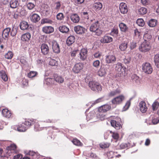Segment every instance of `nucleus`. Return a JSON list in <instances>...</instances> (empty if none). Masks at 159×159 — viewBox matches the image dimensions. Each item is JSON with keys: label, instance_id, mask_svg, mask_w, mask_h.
I'll list each match as a JSON object with an SVG mask.
<instances>
[{"label": "nucleus", "instance_id": "37", "mask_svg": "<svg viewBox=\"0 0 159 159\" xmlns=\"http://www.w3.org/2000/svg\"><path fill=\"white\" fill-rule=\"evenodd\" d=\"M55 81H56L59 83H62L64 81V79L61 76L55 75L54 76Z\"/></svg>", "mask_w": 159, "mask_h": 159}, {"label": "nucleus", "instance_id": "13", "mask_svg": "<svg viewBox=\"0 0 159 159\" xmlns=\"http://www.w3.org/2000/svg\"><path fill=\"white\" fill-rule=\"evenodd\" d=\"M116 60L115 56L113 55H108L106 56V62L107 63H114Z\"/></svg>", "mask_w": 159, "mask_h": 159}, {"label": "nucleus", "instance_id": "10", "mask_svg": "<svg viewBox=\"0 0 159 159\" xmlns=\"http://www.w3.org/2000/svg\"><path fill=\"white\" fill-rule=\"evenodd\" d=\"M139 110L142 113H145L147 111L148 108L144 101L140 102L139 104Z\"/></svg>", "mask_w": 159, "mask_h": 159}, {"label": "nucleus", "instance_id": "12", "mask_svg": "<svg viewBox=\"0 0 159 159\" xmlns=\"http://www.w3.org/2000/svg\"><path fill=\"white\" fill-rule=\"evenodd\" d=\"M74 30L78 34H82L85 32V29L80 25H77L75 26Z\"/></svg>", "mask_w": 159, "mask_h": 159}, {"label": "nucleus", "instance_id": "40", "mask_svg": "<svg viewBox=\"0 0 159 159\" xmlns=\"http://www.w3.org/2000/svg\"><path fill=\"white\" fill-rule=\"evenodd\" d=\"M110 132L112 134V137L115 140V142H116L119 138L118 134L116 132H112L111 131H110Z\"/></svg>", "mask_w": 159, "mask_h": 159}, {"label": "nucleus", "instance_id": "30", "mask_svg": "<svg viewBox=\"0 0 159 159\" xmlns=\"http://www.w3.org/2000/svg\"><path fill=\"white\" fill-rule=\"evenodd\" d=\"M31 20L34 22H36L39 21L40 19L39 16L36 14H34L30 17Z\"/></svg>", "mask_w": 159, "mask_h": 159}, {"label": "nucleus", "instance_id": "14", "mask_svg": "<svg viewBox=\"0 0 159 159\" xmlns=\"http://www.w3.org/2000/svg\"><path fill=\"white\" fill-rule=\"evenodd\" d=\"M14 129L15 130L20 132L25 131L27 130L26 127H25L24 124L23 123L22 124L15 125Z\"/></svg>", "mask_w": 159, "mask_h": 159}, {"label": "nucleus", "instance_id": "21", "mask_svg": "<svg viewBox=\"0 0 159 159\" xmlns=\"http://www.w3.org/2000/svg\"><path fill=\"white\" fill-rule=\"evenodd\" d=\"M11 30L10 28H7L3 30L2 33V37L4 39H8L11 31Z\"/></svg>", "mask_w": 159, "mask_h": 159}, {"label": "nucleus", "instance_id": "57", "mask_svg": "<svg viewBox=\"0 0 159 159\" xmlns=\"http://www.w3.org/2000/svg\"><path fill=\"white\" fill-rule=\"evenodd\" d=\"M100 64V62L98 60L94 61L93 63V66L94 67L96 68H99Z\"/></svg>", "mask_w": 159, "mask_h": 159}, {"label": "nucleus", "instance_id": "53", "mask_svg": "<svg viewBox=\"0 0 159 159\" xmlns=\"http://www.w3.org/2000/svg\"><path fill=\"white\" fill-rule=\"evenodd\" d=\"M42 23L52 24L53 23L52 20L48 18L43 19L42 20Z\"/></svg>", "mask_w": 159, "mask_h": 159}, {"label": "nucleus", "instance_id": "4", "mask_svg": "<svg viewBox=\"0 0 159 159\" xmlns=\"http://www.w3.org/2000/svg\"><path fill=\"white\" fill-rule=\"evenodd\" d=\"M89 86L93 91H101L102 89L101 85L95 81H90Z\"/></svg>", "mask_w": 159, "mask_h": 159}, {"label": "nucleus", "instance_id": "55", "mask_svg": "<svg viewBox=\"0 0 159 159\" xmlns=\"http://www.w3.org/2000/svg\"><path fill=\"white\" fill-rule=\"evenodd\" d=\"M49 65L52 66H57L58 65L57 62L55 60L51 59L49 62Z\"/></svg>", "mask_w": 159, "mask_h": 159}, {"label": "nucleus", "instance_id": "17", "mask_svg": "<svg viewBox=\"0 0 159 159\" xmlns=\"http://www.w3.org/2000/svg\"><path fill=\"white\" fill-rule=\"evenodd\" d=\"M113 39L112 37L107 35H105L101 39L100 41L102 43H108L112 41Z\"/></svg>", "mask_w": 159, "mask_h": 159}, {"label": "nucleus", "instance_id": "34", "mask_svg": "<svg viewBox=\"0 0 159 159\" xmlns=\"http://www.w3.org/2000/svg\"><path fill=\"white\" fill-rule=\"evenodd\" d=\"M106 70L104 67H101L98 71V75L100 76H103L106 74Z\"/></svg>", "mask_w": 159, "mask_h": 159}, {"label": "nucleus", "instance_id": "16", "mask_svg": "<svg viewBox=\"0 0 159 159\" xmlns=\"http://www.w3.org/2000/svg\"><path fill=\"white\" fill-rule=\"evenodd\" d=\"M2 114L4 117L7 118H11L12 115L11 111L6 108L3 109L2 110Z\"/></svg>", "mask_w": 159, "mask_h": 159}, {"label": "nucleus", "instance_id": "19", "mask_svg": "<svg viewBox=\"0 0 159 159\" xmlns=\"http://www.w3.org/2000/svg\"><path fill=\"white\" fill-rule=\"evenodd\" d=\"M42 31L46 34H50L53 32L54 31L53 27L50 26H46L43 27Z\"/></svg>", "mask_w": 159, "mask_h": 159}, {"label": "nucleus", "instance_id": "62", "mask_svg": "<svg viewBox=\"0 0 159 159\" xmlns=\"http://www.w3.org/2000/svg\"><path fill=\"white\" fill-rule=\"evenodd\" d=\"M10 32L11 35L13 37L15 36L16 35L17 32L16 30L15 29H13Z\"/></svg>", "mask_w": 159, "mask_h": 159}, {"label": "nucleus", "instance_id": "58", "mask_svg": "<svg viewBox=\"0 0 159 159\" xmlns=\"http://www.w3.org/2000/svg\"><path fill=\"white\" fill-rule=\"evenodd\" d=\"M152 122L153 124H156L159 122V119L158 117H152Z\"/></svg>", "mask_w": 159, "mask_h": 159}, {"label": "nucleus", "instance_id": "32", "mask_svg": "<svg viewBox=\"0 0 159 159\" xmlns=\"http://www.w3.org/2000/svg\"><path fill=\"white\" fill-rule=\"evenodd\" d=\"M61 3L60 1H57L54 3L53 9L57 11H58L61 8Z\"/></svg>", "mask_w": 159, "mask_h": 159}, {"label": "nucleus", "instance_id": "52", "mask_svg": "<svg viewBox=\"0 0 159 159\" xmlns=\"http://www.w3.org/2000/svg\"><path fill=\"white\" fill-rule=\"evenodd\" d=\"M93 56L95 58H100L102 56V53L99 51L95 52L93 54Z\"/></svg>", "mask_w": 159, "mask_h": 159}, {"label": "nucleus", "instance_id": "20", "mask_svg": "<svg viewBox=\"0 0 159 159\" xmlns=\"http://www.w3.org/2000/svg\"><path fill=\"white\" fill-rule=\"evenodd\" d=\"M41 52L44 55H47L49 52V48L48 46L46 44H43L41 47Z\"/></svg>", "mask_w": 159, "mask_h": 159}, {"label": "nucleus", "instance_id": "5", "mask_svg": "<svg viewBox=\"0 0 159 159\" xmlns=\"http://www.w3.org/2000/svg\"><path fill=\"white\" fill-rule=\"evenodd\" d=\"M143 71L147 74H151L153 71V68L150 64L146 62L142 65Z\"/></svg>", "mask_w": 159, "mask_h": 159}, {"label": "nucleus", "instance_id": "25", "mask_svg": "<svg viewBox=\"0 0 159 159\" xmlns=\"http://www.w3.org/2000/svg\"><path fill=\"white\" fill-rule=\"evenodd\" d=\"M110 122L111 125L117 129H120L121 127L120 122L115 120H111Z\"/></svg>", "mask_w": 159, "mask_h": 159}, {"label": "nucleus", "instance_id": "23", "mask_svg": "<svg viewBox=\"0 0 159 159\" xmlns=\"http://www.w3.org/2000/svg\"><path fill=\"white\" fill-rule=\"evenodd\" d=\"M31 34L29 33H26L22 35L21 36V39L24 42H29Z\"/></svg>", "mask_w": 159, "mask_h": 159}, {"label": "nucleus", "instance_id": "51", "mask_svg": "<svg viewBox=\"0 0 159 159\" xmlns=\"http://www.w3.org/2000/svg\"><path fill=\"white\" fill-rule=\"evenodd\" d=\"M64 16L62 13H59L57 15V19L59 20H62L64 19Z\"/></svg>", "mask_w": 159, "mask_h": 159}, {"label": "nucleus", "instance_id": "44", "mask_svg": "<svg viewBox=\"0 0 159 159\" xmlns=\"http://www.w3.org/2000/svg\"><path fill=\"white\" fill-rule=\"evenodd\" d=\"M94 6L96 10H99L102 8V3L100 2H97L94 3Z\"/></svg>", "mask_w": 159, "mask_h": 159}, {"label": "nucleus", "instance_id": "27", "mask_svg": "<svg viewBox=\"0 0 159 159\" xmlns=\"http://www.w3.org/2000/svg\"><path fill=\"white\" fill-rule=\"evenodd\" d=\"M75 38L74 36H70L67 39L66 43L68 46H70L72 45L75 41Z\"/></svg>", "mask_w": 159, "mask_h": 159}, {"label": "nucleus", "instance_id": "22", "mask_svg": "<svg viewBox=\"0 0 159 159\" xmlns=\"http://www.w3.org/2000/svg\"><path fill=\"white\" fill-rule=\"evenodd\" d=\"M111 108L110 106L108 105H104L100 107L98 109V111L101 112H105L109 111Z\"/></svg>", "mask_w": 159, "mask_h": 159}, {"label": "nucleus", "instance_id": "18", "mask_svg": "<svg viewBox=\"0 0 159 159\" xmlns=\"http://www.w3.org/2000/svg\"><path fill=\"white\" fill-rule=\"evenodd\" d=\"M70 17L71 21L73 23H78L80 21V17L76 13L71 14Z\"/></svg>", "mask_w": 159, "mask_h": 159}, {"label": "nucleus", "instance_id": "49", "mask_svg": "<svg viewBox=\"0 0 159 159\" xmlns=\"http://www.w3.org/2000/svg\"><path fill=\"white\" fill-rule=\"evenodd\" d=\"M38 73L36 71H31L28 73V76L29 78H32L35 76Z\"/></svg>", "mask_w": 159, "mask_h": 159}, {"label": "nucleus", "instance_id": "35", "mask_svg": "<svg viewBox=\"0 0 159 159\" xmlns=\"http://www.w3.org/2000/svg\"><path fill=\"white\" fill-rule=\"evenodd\" d=\"M128 47L127 43L124 42L122 43L120 45L119 48L121 51H125Z\"/></svg>", "mask_w": 159, "mask_h": 159}, {"label": "nucleus", "instance_id": "7", "mask_svg": "<svg viewBox=\"0 0 159 159\" xmlns=\"http://www.w3.org/2000/svg\"><path fill=\"white\" fill-rule=\"evenodd\" d=\"M125 99V97L122 95L116 97L111 100L112 104L114 105L119 104L122 103Z\"/></svg>", "mask_w": 159, "mask_h": 159}, {"label": "nucleus", "instance_id": "24", "mask_svg": "<svg viewBox=\"0 0 159 159\" xmlns=\"http://www.w3.org/2000/svg\"><path fill=\"white\" fill-rule=\"evenodd\" d=\"M152 107L153 111L157 110V114L159 116V102L155 101L152 104Z\"/></svg>", "mask_w": 159, "mask_h": 159}, {"label": "nucleus", "instance_id": "46", "mask_svg": "<svg viewBox=\"0 0 159 159\" xmlns=\"http://www.w3.org/2000/svg\"><path fill=\"white\" fill-rule=\"evenodd\" d=\"M118 33V30L117 28L114 27L111 30L110 34L113 36H116Z\"/></svg>", "mask_w": 159, "mask_h": 159}, {"label": "nucleus", "instance_id": "60", "mask_svg": "<svg viewBox=\"0 0 159 159\" xmlns=\"http://www.w3.org/2000/svg\"><path fill=\"white\" fill-rule=\"evenodd\" d=\"M20 62L21 63L25 64L26 63V61L25 60V58L24 57H20Z\"/></svg>", "mask_w": 159, "mask_h": 159}, {"label": "nucleus", "instance_id": "42", "mask_svg": "<svg viewBox=\"0 0 159 159\" xmlns=\"http://www.w3.org/2000/svg\"><path fill=\"white\" fill-rule=\"evenodd\" d=\"M72 142L76 146H81L83 145V143L76 138L74 139Z\"/></svg>", "mask_w": 159, "mask_h": 159}, {"label": "nucleus", "instance_id": "1", "mask_svg": "<svg viewBox=\"0 0 159 159\" xmlns=\"http://www.w3.org/2000/svg\"><path fill=\"white\" fill-rule=\"evenodd\" d=\"M89 29L90 31L93 32L95 35L98 36L102 34L103 32L101 25L98 21L93 23L90 26Z\"/></svg>", "mask_w": 159, "mask_h": 159}, {"label": "nucleus", "instance_id": "64", "mask_svg": "<svg viewBox=\"0 0 159 159\" xmlns=\"http://www.w3.org/2000/svg\"><path fill=\"white\" fill-rule=\"evenodd\" d=\"M22 156L21 154H18L14 156V159H21Z\"/></svg>", "mask_w": 159, "mask_h": 159}, {"label": "nucleus", "instance_id": "36", "mask_svg": "<svg viewBox=\"0 0 159 159\" xmlns=\"http://www.w3.org/2000/svg\"><path fill=\"white\" fill-rule=\"evenodd\" d=\"M60 31L63 33H66L69 31V29L65 25L60 26L59 27Z\"/></svg>", "mask_w": 159, "mask_h": 159}, {"label": "nucleus", "instance_id": "43", "mask_svg": "<svg viewBox=\"0 0 159 159\" xmlns=\"http://www.w3.org/2000/svg\"><path fill=\"white\" fill-rule=\"evenodd\" d=\"M147 9L144 7L140 8L138 10V13L140 15H144L147 12Z\"/></svg>", "mask_w": 159, "mask_h": 159}, {"label": "nucleus", "instance_id": "54", "mask_svg": "<svg viewBox=\"0 0 159 159\" xmlns=\"http://www.w3.org/2000/svg\"><path fill=\"white\" fill-rule=\"evenodd\" d=\"M110 144L108 143H104L100 144V147L102 148H108L110 146Z\"/></svg>", "mask_w": 159, "mask_h": 159}, {"label": "nucleus", "instance_id": "3", "mask_svg": "<svg viewBox=\"0 0 159 159\" xmlns=\"http://www.w3.org/2000/svg\"><path fill=\"white\" fill-rule=\"evenodd\" d=\"M121 63H118L116 67V70L117 72L118 76L121 77L125 73L126 68L122 66Z\"/></svg>", "mask_w": 159, "mask_h": 159}, {"label": "nucleus", "instance_id": "11", "mask_svg": "<svg viewBox=\"0 0 159 159\" xmlns=\"http://www.w3.org/2000/svg\"><path fill=\"white\" fill-rule=\"evenodd\" d=\"M17 146L14 143L11 144L9 146L7 147L6 148V149L7 151V152H10L12 153H17Z\"/></svg>", "mask_w": 159, "mask_h": 159}, {"label": "nucleus", "instance_id": "28", "mask_svg": "<svg viewBox=\"0 0 159 159\" xmlns=\"http://www.w3.org/2000/svg\"><path fill=\"white\" fill-rule=\"evenodd\" d=\"M20 26L21 30H25L28 29L29 25L27 22L23 21L20 23Z\"/></svg>", "mask_w": 159, "mask_h": 159}, {"label": "nucleus", "instance_id": "2", "mask_svg": "<svg viewBox=\"0 0 159 159\" xmlns=\"http://www.w3.org/2000/svg\"><path fill=\"white\" fill-rule=\"evenodd\" d=\"M151 48V45L150 43L145 40L139 47L140 51L143 52H146L149 51Z\"/></svg>", "mask_w": 159, "mask_h": 159}, {"label": "nucleus", "instance_id": "39", "mask_svg": "<svg viewBox=\"0 0 159 159\" xmlns=\"http://www.w3.org/2000/svg\"><path fill=\"white\" fill-rule=\"evenodd\" d=\"M0 75L4 81H6L7 80L8 77L4 71L3 70L0 71Z\"/></svg>", "mask_w": 159, "mask_h": 159}, {"label": "nucleus", "instance_id": "47", "mask_svg": "<svg viewBox=\"0 0 159 159\" xmlns=\"http://www.w3.org/2000/svg\"><path fill=\"white\" fill-rule=\"evenodd\" d=\"M136 23L138 25L140 26H143L145 24V22L142 19H139L137 21Z\"/></svg>", "mask_w": 159, "mask_h": 159}, {"label": "nucleus", "instance_id": "29", "mask_svg": "<svg viewBox=\"0 0 159 159\" xmlns=\"http://www.w3.org/2000/svg\"><path fill=\"white\" fill-rule=\"evenodd\" d=\"M121 91L119 89H117L116 90L111 91L108 94L110 97H112L120 93Z\"/></svg>", "mask_w": 159, "mask_h": 159}, {"label": "nucleus", "instance_id": "33", "mask_svg": "<svg viewBox=\"0 0 159 159\" xmlns=\"http://www.w3.org/2000/svg\"><path fill=\"white\" fill-rule=\"evenodd\" d=\"M24 124L25 127H26L27 129L28 128L30 127L31 126L34 124V121L31 120H26L24 123H23Z\"/></svg>", "mask_w": 159, "mask_h": 159}, {"label": "nucleus", "instance_id": "15", "mask_svg": "<svg viewBox=\"0 0 159 159\" xmlns=\"http://www.w3.org/2000/svg\"><path fill=\"white\" fill-rule=\"evenodd\" d=\"M52 47L53 51L56 53H58L60 52V48L59 44L55 41L52 42Z\"/></svg>", "mask_w": 159, "mask_h": 159}, {"label": "nucleus", "instance_id": "56", "mask_svg": "<svg viewBox=\"0 0 159 159\" xmlns=\"http://www.w3.org/2000/svg\"><path fill=\"white\" fill-rule=\"evenodd\" d=\"M35 6V5L32 2H29L27 4V7L29 10H32Z\"/></svg>", "mask_w": 159, "mask_h": 159}, {"label": "nucleus", "instance_id": "8", "mask_svg": "<svg viewBox=\"0 0 159 159\" xmlns=\"http://www.w3.org/2000/svg\"><path fill=\"white\" fill-rule=\"evenodd\" d=\"M88 51L87 49L85 48L82 49L79 53V58L81 60L84 61L87 57V54Z\"/></svg>", "mask_w": 159, "mask_h": 159}, {"label": "nucleus", "instance_id": "6", "mask_svg": "<svg viewBox=\"0 0 159 159\" xmlns=\"http://www.w3.org/2000/svg\"><path fill=\"white\" fill-rule=\"evenodd\" d=\"M84 64L81 62L77 63L74 65L72 69V70L75 73H80L83 69Z\"/></svg>", "mask_w": 159, "mask_h": 159}, {"label": "nucleus", "instance_id": "45", "mask_svg": "<svg viewBox=\"0 0 159 159\" xmlns=\"http://www.w3.org/2000/svg\"><path fill=\"white\" fill-rule=\"evenodd\" d=\"M45 82L47 85H50L55 84L54 79L48 78L45 80Z\"/></svg>", "mask_w": 159, "mask_h": 159}, {"label": "nucleus", "instance_id": "50", "mask_svg": "<svg viewBox=\"0 0 159 159\" xmlns=\"http://www.w3.org/2000/svg\"><path fill=\"white\" fill-rule=\"evenodd\" d=\"M13 55V54L11 52L9 51L5 55V57L6 59H10L12 58Z\"/></svg>", "mask_w": 159, "mask_h": 159}, {"label": "nucleus", "instance_id": "9", "mask_svg": "<svg viewBox=\"0 0 159 159\" xmlns=\"http://www.w3.org/2000/svg\"><path fill=\"white\" fill-rule=\"evenodd\" d=\"M119 8L120 12L122 14H126L128 11V7L125 3L124 2L120 3Z\"/></svg>", "mask_w": 159, "mask_h": 159}, {"label": "nucleus", "instance_id": "31", "mask_svg": "<svg viewBox=\"0 0 159 159\" xmlns=\"http://www.w3.org/2000/svg\"><path fill=\"white\" fill-rule=\"evenodd\" d=\"M10 7L12 8H16L19 5L18 1L16 0H11L9 4Z\"/></svg>", "mask_w": 159, "mask_h": 159}, {"label": "nucleus", "instance_id": "48", "mask_svg": "<svg viewBox=\"0 0 159 159\" xmlns=\"http://www.w3.org/2000/svg\"><path fill=\"white\" fill-rule=\"evenodd\" d=\"M131 79L133 81L138 83L139 81V77L136 74H133L132 75Z\"/></svg>", "mask_w": 159, "mask_h": 159}, {"label": "nucleus", "instance_id": "59", "mask_svg": "<svg viewBox=\"0 0 159 159\" xmlns=\"http://www.w3.org/2000/svg\"><path fill=\"white\" fill-rule=\"evenodd\" d=\"M34 129L36 131H39L40 130V128L39 127V125L38 122H34Z\"/></svg>", "mask_w": 159, "mask_h": 159}, {"label": "nucleus", "instance_id": "38", "mask_svg": "<svg viewBox=\"0 0 159 159\" xmlns=\"http://www.w3.org/2000/svg\"><path fill=\"white\" fill-rule=\"evenodd\" d=\"M154 60L155 65L159 68V54H157L155 55Z\"/></svg>", "mask_w": 159, "mask_h": 159}, {"label": "nucleus", "instance_id": "61", "mask_svg": "<svg viewBox=\"0 0 159 159\" xmlns=\"http://www.w3.org/2000/svg\"><path fill=\"white\" fill-rule=\"evenodd\" d=\"M131 61V58L130 57L125 58L124 59L123 61L125 63L128 64Z\"/></svg>", "mask_w": 159, "mask_h": 159}, {"label": "nucleus", "instance_id": "26", "mask_svg": "<svg viewBox=\"0 0 159 159\" xmlns=\"http://www.w3.org/2000/svg\"><path fill=\"white\" fill-rule=\"evenodd\" d=\"M120 31L123 32H126L128 31V28L126 25L121 22L119 25Z\"/></svg>", "mask_w": 159, "mask_h": 159}, {"label": "nucleus", "instance_id": "41", "mask_svg": "<svg viewBox=\"0 0 159 159\" xmlns=\"http://www.w3.org/2000/svg\"><path fill=\"white\" fill-rule=\"evenodd\" d=\"M157 24V21L155 19H152L150 20L148 23L149 26L150 27H154Z\"/></svg>", "mask_w": 159, "mask_h": 159}, {"label": "nucleus", "instance_id": "63", "mask_svg": "<svg viewBox=\"0 0 159 159\" xmlns=\"http://www.w3.org/2000/svg\"><path fill=\"white\" fill-rule=\"evenodd\" d=\"M130 105V101H127L124 106V108L126 109H127L129 107Z\"/></svg>", "mask_w": 159, "mask_h": 159}]
</instances>
